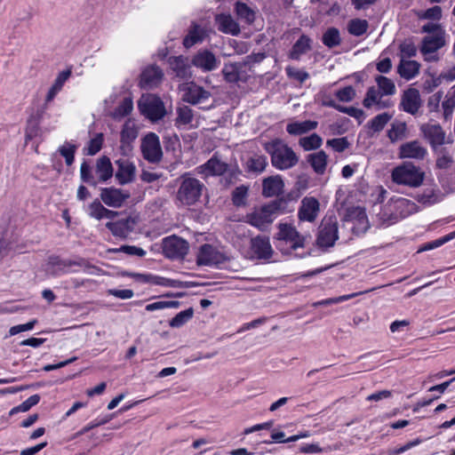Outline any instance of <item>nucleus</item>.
<instances>
[{
	"mask_svg": "<svg viewBox=\"0 0 455 455\" xmlns=\"http://www.w3.org/2000/svg\"><path fill=\"white\" fill-rule=\"evenodd\" d=\"M419 211L418 205L403 197H393L384 206L379 220L381 226L388 227Z\"/></svg>",
	"mask_w": 455,
	"mask_h": 455,
	"instance_id": "1",
	"label": "nucleus"
},
{
	"mask_svg": "<svg viewBox=\"0 0 455 455\" xmlns=\"http://www.w3.org/2000/svg\"><path fill=\"white\" fill-rule=\"evenodd\" d=\"M271 156L272 165L278 170H288L299 163V156L283 140L275 139L264 144Z\"/></svg>",
	"mask_w": 455,
	"mask_h": 455,
	"instance_id": "2",
	"label": "nucleus"
},
{
	"mask_svg": "<svg viewBox=\"0 0 455 455\" xmlns=\"http://www.w3.org/2000/svg\"><path fill=\"white\" fill-rule=\"evenodd\" d=\"M393 182L410 188H419L423 184L425 172L411 162L403 163L392 170Z\"/></svg>",
	"mask_w": 455,
	"mask_h": 455,
	"instance_id": "3",
	"label": "nucleus"
},
{
	"mask_svg": "<svg viewBox=\"0 0 455 455\" xmlns=\"http://www.w3.org/2000/svg\"><path fill=\"white\" fill-rule=\"evenodd\" d=\"M180 184L176 194V201L184 206H190L199 201L204 185L189 174L180 177Z\"/></svg>",
	"mask_w": 455,
	"mask_h": 455,
	"instance_id": "4",
	"label": "nucleus"
},
{
	"mask_svg": "<svg viewBox=\"0 0 455 455\" xmlns=\"http://www.w3.org/2000/svg\"><path fill=\"white\" fill-rule=\"evenodd\" d=\"M281 202L272 201L268 204L254 208L246 215V222L260 229H267L276 218L280 212Z\"/></svg>",
	"mask_w": 455,
	"mask_h": 455,
	"instance_id": "5",
	"label": "nucleus"
},
{
	"mask_svg": "<svg viewBox=\"0 0 455 455\" xmlns=\"http://www.w3.org/2000/svg\"><path fill=\"white\" fill-rule=\"evenodd\" d=\"M139 107L141 113L153 122L161 120L166 115L164 102L156 95L143 97Z\"/></svg>",
	"mask_w": 455,
	"mask_h": 455,
	"instance_id": "6",
	"label": "nucleus"
},
{
	"mask_svg": "<svg viewBox=\"0 0 455 455\" xmlns=\"http://www.w3.org/2000/svg\"><path fill=\"white\" fill-rule=\"evenodd\" d=\"M162 249L164 255L171 259H182L187 255L188 243L177 235H171L163 239Z\"/></svg>",
	"mask_w": 455,
	"mask_h": 455,
	"instance_id": "7",
	"label": "nucleus"
},
{
	"mask_svg": "<svg viewBox=\"0 0 455 455\" xmlns=\"http://www.w3.org/2000/svg\"><path fill=\"white\" fill-rule=\"evenodd\" d=\"M276 239L279 243H284L291 250H297L305 246V236L302 235L294 226L288 223H279Z\"/></svg>",
	"mask_w": 455,
	"mask_h": 455,
	"instance_id": "8",
	"label": "nucleus"
},
{
	"mask_svg": "<svg viewBox=\"0 0 455 455\" xmlns=\"http://www.w3.org/2000/svg\"><path fill=\"white\" fill-rule=\"evenodd\" d=\"M143 157L150 163H159L163 157V151L159 137L154 133H148L141 140L140 145Z\"/></svg>",
	"mask_w": 455,
	"mask_h": 455,
	"instance_id": "9",
	"label": "nucleus"
},
{
	"mask_svg": "<svg viewBox=\"0 0 455 455\" xmlns=\"http://www.w3.org/2000/svg\"><path fill=\"white\" fill-rule=\"evenodd\" d=\"M427 154V149L417 140L403 143L399 147L398 157L400 159L423 160Z\"/></svg>",
	"mask_w": 455,
	"mask_h": 455,
	"instance_id": "10",
	"label": "nucleus"
},
{
	"mask_svg": "<svg viewBox=\"0 0 455 455\" xmlns=\"http://www.w3.org/2000/svg\"><path fill=\"white\" fill-rule=\"evenodd\" d=\"M182 100L191 104H197L209 98L210 93L195 83H186L180 85Z\"/></svg>",
	"mask_w": 455,
	"mask_h": 455,
	"instance_id": "11",
	"label": "nucleus"
},
{
	"mask_svg": "<svg viewBox=\"0 0 455 455\" xmlns=\"http://www.w3.org/2000/svg\"><path fill=\"white\" fill-rule=\"evenodd\" d=\"M338 239V224L335 221L328 220L320 227L317 236V244L320 247L333 246Z\"/></svg>",
	"mask_w": 455,
	"mask_h": 455,
	"instance_id": "12",
	"label": "nucleus"
},
{
	"mask_svg": "<svg viewBox=\"0 0 455 455\" xmlns=\"http://www.w3.org/2000/svg\"><path fill=\"white\" fill-rule=\"evenodd\" d=\"M137 220L134 217L128 216L113 222H108L106 227L111 233L120 238H126L135 228Z\"/></svg>",
	"mask_w": 455,
	"mask_h": 455,
	"instance_id": "13",
	"label": "nucleus"
},
{
	"mask_svg": "<svg viewBox=\"0 0 455 455\" xmlns=\"http://www.w3.org/2000/svg\"><path fill=\"white\" fill-rule=\"evenodd\" d=\"M320 212V204L316 198L306 196L301 200L298 217L301 221L313 222Z\"/></svg>",
	"mask_w": 455,
	"mask_h": 455,
	"instance_id": "14",
	"label": "nucleus"
},
{
	"mask_svg": "<svg viewBox=\"0 0 455 455\" xmlns=\"http://www.w3.org/2000/svg\"><path fill=\"white\" fill-rule=\"evenodd\" d=\"M421 107L420 94L418 89L409 88L403 92L400 108L406 113L415 115Z\"/></svg>",
	"mask_w": 455,
	"mask_h": 455,
	"instance_id": "15",
	"label": "nucleus"
},
{
	"mask_svg": "<svg viewBox=\"0 0 455 455\" xmlns=\"http://www.w3.org/2000/svg\"><path fill=\"white\" fill-rule=\"evenodd\" d=\"M420 130L433 148L435 149L445 143V132L438 124H426L421 125Z\"/></svg>",
	"mask_w": 455,
	"mask_h": 455,
	"instance_id": "16",
	"label": "nucleus"
},
{
	"mask_svg": "<svg viewBox=\"0 0 455 455\" xmlns=\"http://www.w3.org/2000/svg\"><path fill=\"white\" fill-rule=\"evenodd\" d=\"M117 166L116 179L122 185L132 182L135 178L136 167L129 159L122 157L116 160Z\"/></svg>",
	"mask_w": 455,
	"mask_h": 455,
	"instance_id": "17",
	"label": "nucleus"
},
{
	"mask_svg": "<svg viewBox=\"0 0 455 455\" xmlns=\"http://www.w3.org/2000/svg\"><path fill=\"white\" fill-rule=\"evenodd\" d=\"M129 194L115 188H104L100 191V199L109 207L118 208L129 197Z\"/></svg>",
	"mask_w": 455,
	"mask_h": 455,
	"instance_id": "18",
	"label": "nucleus"
},
{
	"mask_svg": "<svg viewBox=\"0 0 455 455\" xmlns=\"http://www.w3.org/2000/svg\"><path fill=\"white\" fill-rule=\"evenodd\" d=\"M162 78V70L156 66H149L140 75V86L144 90H151L161 83Z\"/></svg>",
	"mask_w": 455,
	"mask_h": 455,
	"instance_id": "19",
	"label": "nucleus"
},
{
	"mask_svg": "<svg viewBox=\"0 0 455 455\" xmlns=\"http://www.w3.org/2000/svg\"><path fill=\"white\" fill-rule=\"evenodd\" d=\"M283 181L279 175L265 178L262 181V195L265 197L279 196L283 190Z\"/></svg>",
	"mask_w": 455,
	"mask_h": 455,
	"instance_id": "20",
	"label": "nucleus"
},
{
	"mask_svg": "<svg viewBox=\"0 0 455 455\" xmlns=\"http://www.w3.org/2000/svg\"><path fill=\"white\" fill-rule=\"evenodd\" d=\"M445 45V32H439L435 35H428L422 40L420 46L421 53L436 52Z\"/></svg>",
	"mask_w": 455,
	"mask_h": 455,
	"instance_id": "21",
	"label": "nucleus"
},
{
	"mask_svg": "<svg viewBox=\"0 0 455 455\" xmlns=\"http://www.w3.org/2000/svg\"><path fill=\"white\" fill-rule=\"evenodd\" d=\"M198 172L204 175H222L228 170V164L214 155L204 164L199 166Z\"/></svg>",
	"mask_w": 455,
	"mask_h": 455,
	"instance_id": "22",
	"label": "nucleus"
},
{
	"mask_svg": "<svg viewBox=\"0 0 455 455\" xmlns=\"http://www.w3.org/2000/svg\"><path fill=\"white\" fill-rule=\"evenodd\" d=\"M347 217L353 222V229L356 233H364L369 228L366 212L361 207H355L348 211Z\"/></svg>",
	"mask_w": 455,
	"mask_h": 455,
	"instance_id": "23",
	"label": "nucleus"
},
{
	"mask_svg": "<svg viewBox=\"0 0 455 455\" xmlns=\"http://www.w3.org/2000/svg\"><path fill=\"white\" fill-rule=\"evenodd\" d=\"M207 35L208 30L205 26L192 22L188 33L183 40V44L186 48L192 47L194 44L203 42Z\"/></svg>",
	"mask_w": 455,
	"mask_h": 455,
	"instance_id": "24",
	"label": "nucleus"
},
{
	"mask_svg": "<svg viewBox=\"0 0 455 455\" xmlns=\"http://www.w3.org/2000/svg\"><path fill=\"white\" fill-rule=\"evenodd\" d=\"M220 256L211 244H204L200 247L196 257V262L201 266H210L219 263Z\"/></svg>",
	"mask_w": 455,
	"mask_h": 455,
	"instance_id": "25",
	"label": "nucleus"
},
{
	"mask_svg": "<svg viewBox=\"0 0 455 455\" xmlns=\"http://www.w3.org/2000/svg\"><path fill=\"white\" fill-rule=\"evenodd\" d=\"M169 64L176 76L182 79H188L192 76L188 59L183 56L171 57Z\"/></svg>",
	"mask_w": 455,
	"mask_h": 455,
	"instance_id": "26",
	"label": "nucleus"
},
{
	"mask_svg": "<svg viewBox=\"0 0 455 455\" xmlns=\"http://www.w3.org/2000/svg\"><path fill=\"white\" fill-rule=\"evenodd\" d=\"M420 64L416 60L401 59L397 66V73L405 79L411 80L419 74Z\"/></svg>",
	"mask_w": 455,
	"mask_h": 455,
	"instance_id": "27",
	"label": "nucleus"
},
{
	"mask_svg": "<svg viewBox=\"0 0 455 455\" xmlns=\"http://www.w3.org/2000/svg\"><path fill=\"white\" fill-rule=\"evenodd\" d=\"M251 250L259 259H269L273 253L267 237L257 236L251 239Z\"/></svg>",
	"mask_w": 455,
	"mask_h": 455,
	"instance_id": "28",
	"label": "nucleus"
},
{
	"mask_svg": "<svg viewBox=\"0 0 455 455\" xmlns=\"http://www.w3.org/2000/svg\"><path fill=\"white\" fill-rule=\"evenodd\" d=\"M382 96L384 95L381 94L379 89L375 88L374 86H371L367 90L365 98L363 99V105L366 108H370L373 106H377L378 109L388 108V101L382 100Z\"/></svg>",
	"mask_w": 455,
	"mask_h": 455,
	"instance_id": "29",
	"label": "nucleus"
},
{
	"mask_svg": "<svg viewBox=\"0 0 455 455\" xmlns=\"http://www.w3.org/2000/svg\"><path fill=\"white\" fill-rule=\"evenodd\" d=\"M177 116L175 118V125L180 127H194L195 115L191 108L182 105L176 109Z\"/></svg>",
	"mask_w": 455,
	"mask_h": 455,
	"instance_id": "30",
	"label": "nucleus"
},
{
	"mask_svg": "<svg viewBox=\"0 0 455 455\" xmlns=\"http://www.w3.org/2000/svg\"><path fill=\"white\" fill-rule=\"evenodd\" d=\"M192 63L196 68H202L205 71L212 70L216 67L215 56L208 52L204 51L198 52L192 60Z\"/></svg>",
	"mask_w": 455,
	"mask_h": 455,
	"instance_id": "31",
	"label": "nucleus"
},
{
	"mask_svg": "<svg viewBox=\"0 0 455 455\" xmlns=\"http://www.w3.org/2000/svg\"><path fill=\"white\" fill-rule=\"evenodd\" d=\"M49 263L55 267L53 270L54 275H59L60 273H67L68 268L74 266H84V260L83 259H78L76 260L73 259H61L59 257H52L50 258Z\"/></svg>",
	"mask_w": 455,
	"mask_h": 455,
	"instance_id": "32",
	"label": "nucleus"
},
{
	"mask_svg": "<svg viewBox=\"0 0 455 455\" xmlns=\"http://www.w3.org/2000/svg\"><path fill=\"white\" fill-rule=\"evenodd\" d=\"M318 123L316 121L293 122L287 124L286 131L291 135H302L316 129Z\"/></svg>",
	"mask_w": 455,
	"mask_h": 455,
	"instance_id": "33",
	"label": "nucleus"
},
{
	"mask_svg": "<svg viewBox=\"0 0 455 455\" xmlns=\"http://www.w3.org/2000/svg\"><path fill=\"white\" fill-rule=\"evenodd\" d=\"M96 174L99 177V180L105 182L113 176V167L110 159L108 156H101L97 160Z\"/></svg>",
	"mask_w": 455,
	"mask_h": 455,
	"instance_id": "34",
	"label": "nucleus"
},
{
	"mask_svg": "<svg viewBox=\"0 0 455 455\" xmlns=\"http://www.w3.org/2000/svg\"><path fill=\"white\" fill-rule=\"evenodd\" d=\"M415 199L423 205H432L443 199V194L439 189L427 188L422 193L418 194Z\"/></svg>",
	"mask_w": 455,
	"mask_h": 455,
	"instance_id": "35",
	"label": "nucleus"
},
{
	"mask_svg": "<svg viewBox=\"0 0 455 455\" xmlns=\"http://www.w3.org/2000/svg\"><path fill=\"white\" fill-rule=\"evenodd\" d=\"M328 156L323 150L316 153L310 154L307 156V161L311 164L312 168L317 174H323L327 166Z\"/></svg>",
	"mask_w": 455,
	"mask_h": 455,
	"instance_id": "36",
	"label": "nucleus"
},
{
	"mask_svg": "<svg viewBox=\"0 0 455 455\" xmlns=\"http://www.w3.org/2000/svg\"><path fill=\"white\" fill-rule=\"evenodd\" d=\"M235 12L237 19L248 25L252 24L255 20L256 13L254 10L244 3L237 2L235 5Z\"/></svg>",
	"mask_w": 455,
	"mask_h": 455,
	"instance_id": "37",
	"label": "nucleus"
},
{
	"mask_svg": "<svg viewBox=\"0 0 455 455\" xmlns=\"http://www.w3.org/2000/svg\"><path fill=\"white\" fill-rule=\"evenodd\" d=\"M436 155L435 165L439 169H449L453 164V154L446 148H436L433 149Z\"/></svg>",
	"mask_w": 455,
	"mask_h": 455,
	"instance_id": "38",
	"label": "nucleus"
},
{
	"mask_svg": "<svg viewBox=\"0 0 455 455\" xmlns=\"http://www.w3.org/2000/svg\"><path fill=\"white\" fill-rule=\"evenodd\" d=\"M310 39L307 36H301L292 46L289 57L299 60L300 56L310 50Z\"/></svg>",
	"mask_w": 455,
	"mask_h": 455,
	"instance_id": "39",
	"label": "nucleus"
},
{
	"mask_svg": "<svg viewBox=\"0 0 455 455\" xmlns=\"http://www.w3.org/2000/svg\"><path fill=\"white\" fill-rule=\"evenodd\" d=\"M130 275L132 276L135 280L141 283H152L157 285L173 286V281L164 277L146 274H131Z\"/></svg>",
	"mask_w": 455,
	"mask_h": 455,
	"instance_id": "40",
	"label": "nucleus"
},
{
	"mask_svg": "<svg viewBox=\"0 0 455 455\" xmlns=\"http://www.w3.org/2000/svg\"><path fill=\"white\" fill-rule=\"evenodd\" d=\"M323 144V139L316 133H312L309 136L301 137L299 140V145L305 151H311L319 148Z\"/></svg>",
	"mask_w": 455,
	"mask_h": 455,
	"instance_id": "41",
	"label": "nucleus"
},
{
	"mask_svg": "<svg viewBox=\"0 0 455 455\" xmlns=\"http://www.w3.org/2000/svg\"><path fill=\"white\" fill-rule=\"evenodd\" d=\"M249 192V186L241 185L236 187L232 192V203L236 207L245 206L247 204V197Z\"/></svg>",
	"mask_w": 455,
	"mask_h": 455,
	"instance_id": "42",
	"label": "nucleus"
},
{
	"mask_svg": "<svg viewBox=\"0 0 455 455\" xmlns=\"http://www.w3.org/2000/svg\"><path fill=\"white\" fill-rule=\"evenodd\" d=\"M138 137V130L135 124L127 121L124 123L123 129L121 131V143L122 144H130Z\"/></svg>",
	"mask_w": 455,
	"mask_h": 455,
	"instance_id": "43",
	"label": "nucleus"
},
{
	"mask_svg": "<svg viewBox=\"0 0 455 455\" xmlns=\"http://www.w3.org/2000/svg\"><path fill=\"white\" fill-rule=\"evenodd\" d=\"M379 91L383 95H393L395 93V83L388 77L378 76L375 78Z\"/></svg>",
	"mask_w": 455,
	"mask_h": 455,
	"instance_id": "44",
	"label": "nucleus"
},
{
	"mask_svg": "<svg viewBox=\"0 0 455 455\" xmlns=\"http://www.w3.org/2000/svg\"><path fill=\"white\" fill-rule=\"evenodd\" d=\"M322 41L329 48L338 46L341 42L339 31L336 28H328L323 35Z\"/></svg>",
	"mask_w": 455,
	"mask_h": 455,
	"instance_id": "45",
	"label": "nucleus"
},
{
	"mask_svg": "<svg viewBox=\"0 0 455 455\" xmlns=\"http://www.w3.org/2000/svg\"><path fill=\"white\" fill-rule=\"evenodd\" d=\"M133 109V103L132 99L124 98L120 104L115 108L112 116L115 119H121L128 116Z\"/></svg>",
	"mask_w": 455,
	"mask_h": 455,
	"instance_id": "46",
	"label": "nucleus"
},
{
	"mask_svg": "<svg viewBox=\"0 0 455 455\" xmlns=\"http://www.w3.org/2000/svg\"><path fill=\"white\" fill-rule=\"evenodd\" d=\"M368 26L366 20L353 19L347 24V30L351 35L360 36L367 31Z\"/></svg>",
	"mask_w": 455,
	"mask_h": 455,
	"instance_id": "47",
	"label": "nucleus"
},
{
	"mask_svg": "<svg viewBox=\"0 0 455 455\" xmlns=\"http://www.w3.org/2000/svg\"><path fill=\"white\" fill-rule=\"evenodd\" d=\"M399 58L408 60L416 56L417 47L411 40H404L399 44Z\"/></svg>",
	"mask_w": 455,
	"mask_h": 455,
	"instance_id": "48",
	"label": "nucleus"
},
{
	"mask_svg": "<svg viewBox=\"0 0 455 455\" xmlns=\"http://www.w3.org/2000/svg\"><path fill=\"white\" fill-rule=\"evenodd\" d=\"M249 171L261 172L267 165V158L264 156H253L246 163Z\"/></svg>",
	"mask_w": 455,
	"mask_h": 455,
	"instance_id": "49",
	"label": "nucleus"
},
{
	"mask_svg": "<svg viewBox=\"0 0 455 455\" xmlns=\"http://www.w3.org/2000/svg\"><path fill=\"white\" fill-rule=\"evenodd\" d=\"M390 119L391 116L387 113L379 114L371 120L369 123V128L373 132H379L384 129Z\"/></svg>",
	"mask_w": 455,
	"mask_h": 455,
	"instance_id": "50",
	"label": "nucleus"
},
{
	"mask_svg": "<svg viewBox=\"0 0 455 455\" xmlns=\"http://www.w3.org/2000/svg\"><path fill=\"white\" fill-rule=\"evenodd\" d=\"M193 314H194V311H193V308H191V307L180 312L170 321V326L172 328L181 327L188 320H190L192 318Z\"/></svg>",
	"mask_w": 455,
	"mask_h": 455,
	"instance_id": "51",
	"label": "nucleus"
},
{
	"mask_svg": "<svg viewBox=\"0 0 455 455\" xmlns=\"http://www.w3.org/2000/svg\"><path fill=\"white\" fill-rule=\"evenodd\" d=\"M417 17L419 20H439L442 18V8L435 5L427 10L419 11L417 12Z\"/></svg>",
	"mask_w": 455,
	"mask_h": 455,
	"instance_id": "52",
	"label": "nucleus"
},
{
	"mask_svg": "<svg viewBox=\"0 0 455 455\" xmlns=\"http://www.w3.org/2000/svg\"><path fill=\"white\" fill-rule=\"evenodd\" d=\"M373 290H375V289L374 288L371 289V291H373ZM369 291H370V290H369ZM365 292H368V291L355 292V293H352V294H348V295H343V296H339V297H336V298H331V299L320 300V301L315 302L313 304V306L314 307L328 306V305H331V304L339 303V302H342V301L353 299V298H355V297H356V296H358L360 294H363Z\"/></svg>",
	"mask_w": 455,
	"mask_h": 455,
	"instance_id": "53",
	"label": "nucleus"
},
{
	"mask_svg": "<svg viewBox=\"0 0 455 455\" xmlns=\"http://www.w3.org/2000/svg\"><path fill=\"white\" fill-rule=\"evenodd\" d=\"M406 125L403 123L393 124L391 129L387 132V137L391 142H395L405 137Z\"/></svg>",
	"mask_w": 455,
	"mask_h": 455,
	"instance_id": "54",
	"label": "nucleus"
},
{
	"mask_svg": "<svg viewBox=\"0 0 455 455\" xmlns=\"http://www.w3.org/2000/svg\"><path fill=\"white\" fill-rule=\"evenodd\" d=\"M76 150V147L68 142L59 148V152L65 158L67 165L74 163Z\"/></svg>",
	"mask_w": 455,
	"mask_h": 455,
	"instance_id": "55",
	"label": "nucleus"
},
{
	"mask_svg": "<svg viewBox=\"0 0 455 455\" xmlns=\"http://www.w3.org/2000/svg\"><path fill=\"white\" fill-rule=\"evenodd\" d=\"M286 75L289 78L296 80L300 84L304 83L309 77V74L302 69H299L292 66H288L285 68Z\"/></svg>",
	"mask_w": 455,
	"mask_h": 455,
	"instance_id": "56",
	"label": "nucleus"
},
{
	"mask_svg": "<svg viewBox=\"0 0 455 455\" xmlns=\"http://www.w3.org/2000/svg\"><path fill=\"white\" fill-rule=\"evenodd\" d=\"M180 307V301L169 300V301H156L151 304H148L145 307L147 311L162 310L164 308H177Z\"/></svg>",
	"mask_w": 455,
	"mask_h": 455,
	"instance_id": "57",
	"label": "nucleus"
},
{
	"mask_svg": "<svg viewBox=\"0 0 455 455\" xmlns=\"http://www.w3.org/2000/svg\"><path fill=\"white\" fill-rule=\"evenodd\" d=\"M104 141V136L102 133H97L94 138L91 139L88 147H87V154L89 156L96 155L102 148V144Z\"/></svg>",
	"mask_w": 455,
	"mask_h": 455,
	"instance_id": "58",
	"label": "nucleus"
},
{
	"mask_svg": "<svg viewBox=\"0 0 455 455\" xmlns=\"http://www.w3.org/2000/svg\"><path fill=\"white\" fill-rule=\"evenodd\" d=\"M326 145L331 147L334 151L341 153L349 148L350 143L346 137L328 140Z\"/></svg>",
	"mask_w": 455,
	"mask_h": 455,
	"instance_id": "59",
	"label": "nucleus"
},
{
	"mask_svg": "<svg viewBox=\"0 0 455 455\" xmlns=\"http://www.w3.org/2000/svg\"><path fill=\"white\" fill-rule=\"evenodd\" d=\"M80 174H81V179L84 182H86L94 187L97 186V181L94 179V176L92 174V172H91V166L86 162H84L81 164Z\"/></svg>",
	"mask_w": 455,
	"mask_h": 455,
	"instance_id": "60",
	"label": "nucleus"
},
{
	"mask_svg": "<svg viewBox=\"0 0 455 455\" xmlns=\"http://www.w3.org/2000/svg\"><path fill=\"white\" fill-rule=\"evenodd\" d=\"M335 95L340 101L349 102L355 98V91L352 86H347L337 91Z\"/></svg>",
	"mask_w": 455,
	"mask_h": 455,
	"instance_id": "61",
	"label": "nucleus"
},
{
	"mask_svg": "<svg viewBox=\"0 0 455 455\" xmlns=\"http://www.w3.org/2000/svg\"><path fill=\"white\" fill-rule=\"evenodd\" d=\"M104 209L105 207L96 199L89 205V215L96 220H101L103 219Z\"/></svg>",
	"mask_w": 455,
	"mask_h": 455,
	"instance_id": "62",
	"label": "nucleus"
},
{
	"mask_svg": "<svg viewBox=\"0 0 455 455\" xmlns=\"http://www.w3.org/2000/svg\"><path fill=\"white\" fill-rule=\"evenodd\" d=\"M72 70L71 68H68L66 70L61 71L59 73L57 77L55 78L52 86L58 89L60 92L61 91L64 84L68 80V78L71 76Z\"/></svg>",
	"mask_w": 455,
	"mask_h": 455,
	"instance_id": "63",
	"label": "nucleus"
},
{
	"mask_svg": "<svg viewBox=\"0 0 455 455\" xmlns=\"http://www.w3.org/2000/svg\"><path fill=\"white\" fill-rule=\"evenodd\" d=\"M36 323H37V320L36 319H33V320L29 321L27 323L14 325V326L10 328L9 334L11 336H13V335H16V334H18L20 332H22V331H30V330H32L34 328V326L36 324Z\"/></svg>",
	"mask_w": 455,
	"mask_h": 455,
	"instance_id": "64",
	"label": "nucleus"
}]
</instances>
